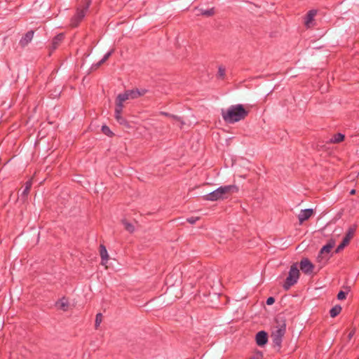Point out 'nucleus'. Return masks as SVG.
<instances>
[{
  "instance_id": "nucleus-30",
  "label": "nucleus",
  "mask_w": 359,
  "mask_h": 359,
  "mask_svg": "<svg viewBox=\"0 0 359 359\" xmlns=\"http://www.w3.org/2000/svg\"><path fill=\"white\" fill-rule=\"evenodd\" d=\"M113 53H114V49H111V50L107 52L104 55V57H102V60L105 62L109 58V57L112 55Z\"/></svg>"
},
{
  "instance_id": "nucleus-15",
  "label": "nucleus",
  "mask_w": 359,
  "mask_h": 359,
  "mask_svg": "<svg viewBox=\"0 0 359 359\" xmlns=\"http://www.w3.org/2000/svg\"><path fill=\"white\" fill-rule=\"evenodd\" d=\"M317 14L316 10H310L305 16L304 24L306 27H310L311 26L312 22L314 20L315 16Z\"/></svg>"
},
{
  "instance_id": "nucleus-4",
  "label": "nucleus",
  "mask_w": 359,
  "mask_h": 359,
  "mask_svg": "<svg viewBox=\"0 0 359 359\" xmlns=\"http://www.w3.org/2000/svg\"><path fill=\"white\" fill-rule=\"evenodd\" d=\"M299 277V270L297 268V263L293 264L290 269L288 276L283 285L285 290H288L298 280Z\"/></svg>"
},
{
  "instance_id": "nucleus-18",
  "label": "nucleus",
  "mask_w": 359,
  "mask_h": 359,
  "mask_svg": "<svg viewBox=\"0 0 359 359\" xmlns=\"http://www.w3.org/2000/svg\"><path fill=\"white\" fill-rule=\"evenodd\" d=\"M56 306L58 309H60L64 311H67L68 307H69V302H68L67 299H66L65 297H63L61 299H60L58 302H56Z\"/></svg>"
},
{
  "instance_id": "nucleus-1",
  "label": "nucleus",
  "mask_w": 359,
  "mask_h": 359,
  "mask_svg": "<svg viewBox=\"0 0 359 359\" xmlns=\"http://www.w3.org/2000/svg\"><path fill=\"white\" fill-rule=\"evenodd\" d=\"M249 111L245 109L241 104L231 105L228 109H222L221 114L223 120L227 123H235L245 119Z\"/></svg>"
},
{
  "instance_id": "nucleus-14",
  "label": "nucleus",
  "mask_w": 359,
  "mask_h": 359,
  "mask_svg": "<svg viewBox=\"0 0 359 359\" xmlns=\"http://www.w3.org/2000/svg\"><path fill=\"white\" fill-rule=\"evenodd\" d=\"M313 213V210L311 208L302 210L298 215V219L300 223L309 219Z\"/></svg>"
},
{
  "instance_id": "nucleus-2",
  "label": "nucleus",
  "mask_w": 359,
  "mask_h": 359,
  "mask_svg": "<svg viewBox=\"0 0 359 359\" xmlns=\"http://www.w3.org/2000/svg\"><path fill=\"white\" fill-rule=\"evenodd\" d=\"M275 320L276 325L271 332V337L273 348L277 351H280L282 347L283 338L286 332V323L283 317H277Z\"/></svg>"
},
{
  "instance_id": "nucleus-13",
  "label": "nucleus",
  "mask_w": 359,
  "mask_h": 359,
  "mask_svg": "<svg viewBox=\"0 0 359 359\" xmlns=\"http://www.w3.org/2000/svg\"><path fill=\"white\" fill-rule=\"evenodd\" d=\"M34 32L33 30L28 31L20 40L19 44L22 48L27 46L32 40Z\"/></svg>"
},
{
  "instance_id": "nucleus-32",
  "label": "nucleus",
  "mask_w": 359,
  "mask_h": 359,
  "mask_svg": "<svg viewBox=\"0 0 359 359\" xmlns=\"http://www.w3.org/2000/svg\"><path fill=\"white\" fill-rule=\"evenodd\" d=\"M113 53H114V49H111V50L107 52L104 55V57H102V60L105 62L109 58V57L112 55Z\"/></svg>"
},
{
  "instance_id": "nucleus-3",
  "label": "nucleus",
  "mask_w": 359,
  "mask_h": 359,
  "mask_svg": "<svg viewBox=\"0 0 359 359\" xmlns=\"http://www.w3.org/2000/svg\"><path fill=\"white\" fill-rule=\"evenodd\" d=\"M147 90L142 88H135L132 90H125L123 93H120L117 95L115 102L123 104V102L128 100L137 99L141 96L144 95L147 93Z\"/></svg>"
},
{
  "instance_id": "nucleus-9",
  "label": "nucleus",
  "mask_w": 359,
  "mask_h": 359,
  "mask_svg": "<svg viewBox=\"0 0 359 359\" xmlns=\"http://www.w3.org/2000/svg\"><path fill=\"white\" fill-rule=\"evenodd\" d=\"M299 267L304 273L311 274L314 269V265L308 258H303L300 261Z\"/></svg>"
},
{
  "instance_id": "nucleus-6",
  "label": "nucleus",
  "mask_w": 359,
  "mask_h": 359,
  "mask_svg": "<svg viewBox=\"0 0 359 359\" xmlns=\"http://www.w3.org/2000/svg\"><path fill=\"white\" fill-rule=\"evenodd\" d=\"M334 245V243L333 241H330L321 248L317 257L318 262L322 263L323 265L326 264L330 258L329 253L330 252Z\"/></svg>"
},
{
  "instance_id": "nucleus-21",
  "label": "nucleus",
  "mask_w": 359,
  "mask_h": 359,
  "mask_svg": "<svg viewBox=\"0 0 359 359\" xmlns=\"http://www.w3.org/2000/svg\"><path fill=\"white\" fill-rule=\"evenodd\" d=\"M341 311V306L340 305H335L330 311V315L332 318H334L338 316Z\"/></svg>"
},
{
  "instance_id": "nucleus-28",
  "label": "nucleus",
  "mask_w": 359,
  "mask_h": 359,
  "mask_svg": "<svg viewBox=\"0 0 359 359\" xmlns=\"http://www.w3.org/2000/svg\"><path fill=\"white\" fill-rule=\"evenodd\" d=\"M199 219L198 217H191L187 219V222L191 224H195Z\"/></svg>"
},
{
  "instance_id": "nucleus-37",
  "label": "nucleus",
  "mask_w": 359,
  "mask_h": 359,
  "mask_svg": "<svg viewBox=\"0 0 359 359\" xmlns=\"http://www.w3.org/2000/svg\"><path fill=\"white\" fill-rule=\"evenodd\" d=\"M161 114L163 116H168V117H171V115L169 113H167V112H164V111H161Z\"/></svg>"
},
{
  "instance_id": "nucleus-39",
  "label": "nucleus",
  "mask_w": 359,
  "mask_h": 359,
  "mask_svg": "<svg viewBox=\"0 0 359 359\" xmlns=\"http://www.w3.org/2000/svg\"><path fill=\"white\" fill-rule=\"evenodd\" d=\"M355 189H352V190L350 191V194H351V195H353V194H355Z\"/></svg>"
},
{
  "instance_id": "nucleus-33",
  "label": "nucleus",
  "mask_w": 359,
  "mask_h": 359,
  "mask_svg": "<svg viewBox=\"0 0 359 359\" xmlns=\"http://www.w3.org/2000/svg\"><path fill=\"white\" fill-rule=\"evenodd\" d=\"M274 302H275V298L273 297H269L266 299V302L267 305H272Z\"/></svg>"
},
{
  "instance_id": "nucleus-34",
  "label": "nucleus",
  "mask_w": 359,
  "mask_h": 359,
  "mask_svg": "<svg viewBox=\"0 0 359 359\" xmlns=\"http://www.w3.org/2000/svg\"><path fill=\"white\" fill-rule=\"evenodd\" d=\"M218 74L219 76L223 77L225 74V69L222 68V67H219Z\"/></svg>"
},
{
  "instance_id": "nucleus-5",
  "label": "nucleus",
  "mask_w": 359,
  "mask_h": 359,
  "mask_svg": "<svg viewBox=\"0 0 359 359\" xmlns=\"http://www.w3.org/2000/svg\"><path fill=\"white\" fill-rule=\"evenodd\" d=\"M90 4L91 0H85L83 2V8L77 9L76 13L71 19V26L72 27H76L80 24V22L85 17L86 13L88 11Z\"/></svg>"
},
{
  "instance_id": "nucleus-19",
  "label": "nucleus",
  "mask_w": 359,
  "mask_h": 359,
  "mask_svg": "<svg viewBox=\"0 0 359 359\" xmlns=\"http://www.w3.org/2000/svg\"><path fill=\"white\" fill-rule=\"evenodd\" d=\"M344 135L340 133L334 135L330 139V142L333 144H337L342 142L344 140Z\"/></svg>"
},
{
  "instance_id": "nucleus-36",
  "label": "nucleus",
  "mask_w": 359,
  "mask_h": 359,
  "mask_svg": "<svg viewBox=\"0 0 359 359\" xmlns=\"http://www.w3.org/2000/svg\"><path fill=\"white\" fill-rule=\"evenodd\" d=\"M104 63V62H103L102 60V59L98 62H97L96 64H95L93 67H95V68H98L99 67H100L102 65H103Z\"/></svg>"
},
{
  "instance_id": "nucleus-17",
  "label": "nucleus",
  "mask_w": 359,
  "mask_h": 359,
  "mask_svg": "<svg viewBox=\"0 0 359 359\" xmlns=\"http://www.w3.org/2000/svg\"><path fill=\"white\" fill-rule=\"evenodd\" d=\"M100 257L102 259L101 264L102 265H104L107 262V261L109 259V255H108L107 248L103 244H101L100 245Z\"/></svg>"
},
{
  "instance_id": "nucleus-20",
  "label": "nucleus",
  "mask_w": 359,
  "mask_h": 359,
  "mask_svg": "<svg viewBox=\"0 0 359 359\" xmlns=\"http://www.w3.org/2000/svg\"><path fill=\"white\" fill-rule=\"evenodd\" d=\"M32 185V180H29L25 182L24 189L22 192V196H24V197L27 196V195L31 189Z\"/></svg>"
},
{
  "instance_id": "nucleus-12",
  "label": "nucleus",
  "mask_w": 359,
  "mask_h": 359,
  "mask_svg": "<svg viewBox=\"0 0 359 359\" xmlns=\"http://www.w3.org/2000/svg\"><path fill=\"white\" fill-rule=\"evenodd\" d=\"M256 343L259 346H264L268 341V334L265 331H259L255 337Z\"/></svg>"
},
{
  "instance_id": "nucleus-27",
  "label": "nucleus",
  "mask_w": 359,
  "mask_h": 359,
  "mask_svg": "<svg viewBox=\"0 0 359 359\" xmlns=\"http://www.w3.org/2000/svg\"><path fill=\"white\" fill-rule=\"evenodd\" d=\"M346 294H347V292H345L341 290L339 292V293L337 294V299L339 300H343V299H346Z\"/></svg>"
},
{
  "instance_id": "nucleus-31",
  "label": "nucleus",
  "mask_w": 359,
  "mask_h": 359,
  "mask_svg": "<svg viewBox=\"0 0 359 359\" xmlns=\"http://www.w3.org/2000/svg\"><path fill=\"white\" fill-rule=\"evenodd\" d=\"M113 53H114V49H111V50L107 52L104 55V57H102V60L105 62L109 58V57L112 55Z\"/></svg>"
},
{
  "instance_id": "nucleus-8",
  "label": "nucleus",
  "mask_w": 359,
  "mask_h": 359,
  "mask_svg": "<svg viewBox=\"0 0 359 359\" xmlns=\"http://www.w3.org/2000/svg\"><path fill=\"white\" fill-rule=\"evenodd\" d=\"M217 189L222 198V200L227 198L231 194L237 193L238 191V188L236 185L221 186Z\"/></svg>"
},
{
  "instance_id": "nucleus-23",
  "label": "nucleus",
  "mask_w": 359,
  "mask_h": 359,
  "mask_svg": "<svg viewBox=\"0 0 359 359\" xmlns=\"http://www.w3.org/2000/svg\"><path fill=\"white\" fill-rule=\"evenodd\" d=\"M201 14L202 15L210 17L215 14V9H214V8H212L207 9V10H201Z\"/></svg>"
},
{
  "instance_id": "nucleus-24",
  "label": "nucleus",
  "mask_w": 359,
  "mask_h": 359,
  "mask_svg": "<svg viewBox=\"0 0 359 359\" xmlns=\"http://www.w3.org/2000/svg\"><path fill=\"white\" fill-rule=\"evenodd\" d=\"M101 130L102 132L108 137H112L114 135L110 128L106 125L102 126Z\"/></svg>"
},
{
  "instance_id": "nucleus-10",
  "label": "nucleus",
  "mask_w": 359,
  "mask_h": 359,
  "mask_svg": "<svg viewBox=\"0 0 359 359\" xmlns=\"http://www.w3.org/2000/svg\"><path fill=\"white\" fill-rule=\"evenodd\" d=\"M116 103L115 107V118L121 125H126L127 121L122 116L121 113L123 108V104Z\"/></svg>"
},
{
  "instance_id": "nucleus-11",
  "label": "nucleus",
  "mask_w": 359,
  "mask_h": 359,
  "mask_svg": "<svg viewBox=\"0 0 359 359\" xmlns=\"http://www.w3.org/2000/svg\"><path fill=\"white\" fill-rule=\"evenodd\" d=\"M65 39V35L62 33L57 34L52 40L51 45L50 46V53L53 52L55 50H56L58 46L61 44L62 41Z\"/></svg>"
},
{
  "instance_id": "nucleus-16",
  "label": "nucleus",
  "mask_w": 359,
  "mask_h": 359,
  "mask_svg": "<svg viewBox=\"0 0 359 359\" xmlns=\"http://www.w3.org/2000/svg\"><path fill=\"white\" fill-rule=\"evenodd\" d=\"M203 199L205 201H217L218 200H222V198H221L217 189H215V191L205 195L203 196Z\"/></svg>"
},
{
  "instance_id": "nucleus-25",
  "label": "nucleus",
  "mask_w": 359,
  "mask_h": 359,
  "mask_svg": "<svg viewBox=\"0 0 359 359\" xmlns=\"http://www.w3.org/2000/svg\"><path fill=\"white\" fill-rule=\"evenodd\" d=\"M102 313H99L96 315V317H95V327L97 328L100 324L102 322Z\"/></svg>"
},
{
  "instance_id": "nucleus-7",
  "label": "nucleus",
  "mask_w": 359,
  "mask_h": 359,
  "mask_svg": "<svg viewBox=\"0 0 359 359\" xmlns=\"http://www.w3.org/2000/svg\"><path fill=\"white\" fill-rule=\"evenodd\" d=\"M355 230L356 225H353V226L349 227L341 243L337 246L335 250L337 253L342 250L349 243L351 239L353 238L355 232Z\"/></svg>"
},
{
  "instance_id": "nucleus-29",
  "label": "nucleus",
  "mask_w": 359,
  "mask_h": 359,
  "mask_svg": "<svg viewBox=\"0 0 359 359\" xmlns=\"http://www.w3.org/2000/svg\"><path fill=\"white\" fill-rule=\"evenodd\" d=\"M113 53H114V49H111V50L107 52L104 55V57H102V60L105 62L109 58V57L112 55Z\"/></svg>"
},
{
  "instance_id": "nucleus-35",
  "label": "nucleus",
  "mask_w": 359,
  "mask_h": 359,
  "mask_svg": "<svg viewBox=\"0 0 359 359\" xmlns=\"http://www.w3.org/2000/svg\"><path fill=\"white\" fill-rule=\"evenodd\" d=\"M355 334V330H352L348 334L347 336V339H348V341H350L352 337H353V335Z\"/></svg>"
},
{
  "instance_id": "nucleus-22",
  "label": "nucleus",
  "mask_w": 359,
  "mask_h": 359,
  "mask_svg": "<svg viewBox=\"0 0 359 359\" xmlns=\"http://www.w3.org/2000/svg\"><path fill=\"white\" fill-rule=\"evenodd\" d=\"M122 223L124 225L126 230H127L130 233H133L135 231V226L127 220H122Z\"/></svg>"
},
{
  "instance_id": "nucleus-40",
  "label": "nucleus",
  "mask_w": 359,
  "mask_h": 359,
  "mask_svg": "<svg viewBox=\"0 0 359 359\" xmlns=\"http://www.w3.org/2000/svg\"><path fill=\"white\" fill-rule=\"evenodd\" d=\"M168 278H169V276H167V277H166V282H167V283L168 282Z\"/></svg>"
},
{
  "instance_id": "nucleus-26",
  "label": "nucleus",
  "mask_w": 359,
  "mask_h": 359,
  "mask_svg": "<svg viewBox=\"0 0 359 359\" xmlns=\"http://www.w3.org/2000/svg\"><path fill=\"white\" fill-rule=\"evenodd\" d=\"M249 359H263V354L260 351L255 353Z\"/></svg>"
},
{
  "instance_id": "nucleus-38",
  "label": "nucleus",
  "mask_w": 359,
  "mask_h": 359,
  "mask_svg": "<svg viewBox=\"0 0 359 359\" xmlns=\"http://www.w3.org/2000/svg\"><path fill=\"white\" fill-rule=\"evenodd\" d=\"M170 118H173V119H175V120H177V121H180V117H179V116H176V115H173V114H172V115H171V117H170Z\"/></svg>"
}]
</instances>
